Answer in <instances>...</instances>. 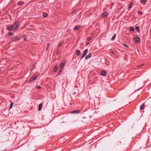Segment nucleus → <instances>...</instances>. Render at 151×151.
<instances>
[{
	"instance_id": "obj_41",
	"label": "nucleus",
	"mask_w": 151,
	"mask_h": 151,
	"mask_svg": "<svg viewBox=\"0 0 151 151\" xmlns=\"http://www.w3.org/2000/svg\"><path fill=\"white\" fill-rule=\"evenodd\" d=\"M58 51L57 52H56V54L57 55H58Z\"/></svg>"
},
{
	"instance_id": "obj_29",
	"label": "nucleus",
	"mask_w": 151,
	"mask_h": 151,
	"mask_svg": "<svg viewBox=\"0 0 151 151\" xmlns=\"http://www.w3.org/2000/svg\"><path fill=\"white\" fill-rule=\"evenodd\" d=\"M86 55H84L83 54L82 57L81 58V59H82Z\"/></svg>"
},
{
	"instance_id": "obj_45",
	"label": "nucleus",
	"mask_w": 151,
	"mask_h": 151,
	"mask_svg": "<svg viewBox=\"0 0 151 151\" xmlns=\"http://www.w3.org/2000/svg\"><path fill=\"white\" fill-rule=\"evenodd\" d=\"M48 48H49V47H47V49H46V50H48Z\"/></svg>"
},
{
	"instance_id": "obj_30",
	"label": "nucleus",
	"mask_w": 151,
	"mask_h": 151,
	"mask_svg": "<svg viewBox=\"0 0 151 151\" xmlns=\"http://www.w3.org/2000/svg\"><path fill=\"white\" fill-rule=\"evenodd\" d=\"M86 55H84L83 54L82 57L81 58V59H82Z\"/></svg>"
},
{
	"instance_id": "obj_1",
	"label": "nucleus",
	"mask_w": 151,
	"mask_h": 151,
	"mask_svg": "<svg viewBox=\"0 0 151 151\" xmlns=\"http://www.w3.org/2000/svg\"><path fill=\"white\" fill-rule=\"evenodd\" d=\"M19 23L18 22H16L12 24L13 25V31H15L19 27Z\"/></svg>"
},
{
	"instance_id": "obj_17",
	"label": "nucleus",
	"mask_w": 151,
	"mask_h": 151,
	"mask_svg": "<svg viewBox=\"0 0 151 151\" xmlns=\"http://www.w3.org/2000/svg\"><path fill=\"white\" fill-rule=\"evenodd\" d=\"M80 52H81L80 50H76V54L78 56L80 55Z\"/></svg>"
},
{
	"instance_id": "obj_46",
	"label": "nucleus",
	"mask_w": 151,
	"mask_h": 151,
	"mask_svg": "<svg viewBox=\"0 0 151 151\" xmlns=\"http://www.w3.org/2000/svg\"><path fill=\"white\" fill-rule=\"evenodd\" d=\"M33 69H32L31 70V71H32V70H33Z\"/></svg>"
},
{
	"instance_id": "obj_23",
	"label": "nucleus",
	"mask_w": 151,
	"mask_h": 151,
	"mask_svg": "<svg viewBox=\"0 0 151 151\" xmlns=\"http://www.w3.org/2000/svg\"><path fill=\"white\" fill-rule=\"evenodd\" d=\"M130 31H134V28L133 27H131L130 28Z\"/></svg>"
},
{
	"instance_id": "obj_42",
	"label": "nucleus",
	"mask_w": 151,
	"mask_h": 151,
	"mask_svg": "<svg viewBox=\"0 0 151 151\" xmlns=\"http://www.w3.org/2000/svg\"><path fill=\"white\" fill-rule=\"evenodd\" d=\"M111 52L112 54H114V52L113 51H112Z\"/></svg>"
},
{
	"instance_id": "obj_36",
	"label": "nucleus",
	"mask_w": 151,
	"mask_h": 151,
	"mask_svg": "<svg viewBox=\"0 0 151 151\" xmlns=\"http://www.w3.org/2000/svg\"><path fill=\"white\" fill-rule=\"evenodd\" d=\"M144 65V64H141L140 65H139L138 66L139 67H140Z\"/></svg>"
},
{
	"instance_id": "obj_35",
	"label": "nucleus",
	"mask_w": 151,
	"mask_h": 151,
	"mask_svg": "<svg viewBox=\"0 0 151 151\" xmlns=\"http://www.w3.org/2000/svg\"><path fill=\"white\" fill-rule=\"evenodd\" d=\"M123 45L125 47H128V46L127 45H126L125 44H123Z\"/></svg>"
},
{
	"instance_id": "obj_40",
	"label": "nucleus",
	"mask_w": 151,
	"mask_h": 151,
	"mask_svg": "<svg viewBox=\"0 0 151 151\" xmlns=\"http://www.w3.org/2000/svg\"><path fill=\"white\" fill-rule=\"evenodd\" d=\"M50 45L49 44H48L47 45V47H49V46Z\"/></svg>"
},
{
	"instance_id": "obj_11",
	"label": "nucleus",
	"mask_w": 151,
	"mask_h": 151,
	"mask_svg": "<svg viewBox=\"0 0 151 151\" xmlns=\"http://www.w3.org/2000/svg\"><path fill=\"white\" fill-rule=\"evenodd\" d=\"M92 55V54L91 53H90L88 55H86V56L85 59H87L88 58H90Z\"/></svg>"
},
{
	"instance_id": "obj_14",
	"label": "nucleus",
	"mask_w": 151,
	"mask_h": 151,
	"mask_svg": "<svg viewBox=\"0 0 151 151\" xmlns=\"http://www.w3.org/2000/svg\"><path fill=\"white\" fill-rule=\"evenodd\" d=\"M145 104H142L140 106V109L141 110H143L144 109L145 107Z\"/></svg>"
},
{
	"instance_id": "obj_32",
	"label": "nucleus",
	"mask_w": 151,
	"mask_h": 151,
	"mask_svg": "<svg viewBox=\"0 0 151 151\" xmlns=\"http://www.w3.org/2000/svg\"><path fill=\"white\" fill-rule=\"evenodd\" d=\"M36 88L38 89H40L41 88V87L40 86H38L36 87Z\"/></svg>"
},
{
	"instance_id": "obj_12",
	"label": "nucleus",
	"mask_w": 151,
	"mask_h": 151,
	"mask_svg": "<svg viewBox=\"0 0 151 151\" xmlns=\"http://www.w3.org/2000/svg\"><path fill=\"white\" fill-rule=\"evenodd\" d=\"M106 75V71L104 70L102 71L101 72V75L103 76H105Z\"/></svg>"
},
{
	"instance_id": "obj_6",
	"label": "nucleus",
	"mask_w": 151,
	"mask_h": 151,
	"mask_svg": "<svg viewBox=\"0 0 151 151\" xmlns=\"http://www.w3.org/2000/svg\"><path fill=\"white\" fill-rule=\"evenodd\" d=\"M134 40L135 42L137 43H139L140 42L139 38L138 37H135L134 38Z\"/></svg>"
},
{
	"instance_id": "obj_24",
	"label": "nucleus",
	"mask_w": 151,
	"mask_h": 151,
	"mask_svg": "<svg viewBox=\"0 0 151 151\" xmlns=\"http://www.w3.org/2000/svg\"><path fill=\"white\" fill-rule=\"evenodd\" d=\"M135 29L138 32H139V27L138 26H136Z\"/></svg>"
},
{
	"instance_id": "obj_19",
	"label": "nucleus",
	"mask_w": 151,
	"mask_h": 151,
	"mask_svg": "<svg viewBox=\"0 0 151 151\" xmlns=\"http://www.w3.org/2000/svg\"><path fill=\"white\" fill-rule=\"evenodd\" d=\"M141 2L143 5H145L146 3L145 0H141Z\"/></svg>"
},
{
	"instance_id": "obj_28",
	"label": "nucleus",
	"mask_w": 151,
	"mask_h": 151,
	"mask_svg": "<svg viewBox=\"0 0 151 151\" xmlns=\"http://www.w3.org/2000/svg\"><path fill=\"white\" fill-rule=\"evenodd\" d=\"M86 55H84L83 54L82 57L81 58V59H82Z\"/></svg>"
},
{
	"instance_id": "obj_8",
	"label": "nucleus",
	"mask_w": 151,
	"mask_h": 151,
	"mask_svg": "<svg viewBox=\"0 0 151 151\" xmlns=\"http://www.w3.org/2000/svg\"><path fill=\"white\" fill-rule=\"evenodd\" d=\"M43 104L42 103H41L39 104V105H38V109L39 111H40L41 110L43 106Z\"/></svg>"
},
{
	"instance_id": "obj_38",
	"label": "nucleus",
	"mask_w": 151,
	"mask_h": 151,
	"mask_svg": "<svg viewBox=\"0 0 151 151\" xmlns=\"http://www.w3.org/2000/svg\"><path fill=\"white\" fill-rule=\"evenodd\" d=\"M89 44V42H86V45H88Z\"/></svg>"
},
{
	"instance_id": "obj_2",
	"label": "nucleus",
	"mask_w": 151,
	"mask_h": 151,
	"mask_svg": "<svg viewBox=\"0 0 151 151\" xmlns=\"http://www.w3.org/2000/svg\"><path fill=\"white\" fill-rule=\"evenodd\" d=\"M13 25L11 24L8 25L6 27V29L9 31H13Z\"/></svg>"
},
{
	"instance_id": "obj_44",
	"label": "nucleus",
	"mask_w": 151,
	"mask_h": 151,
	"mask_svg": "<svg viewBox=\"0 0 151 151\" xmlns=\"http://www.w3.org/2000/svg\"><path fill=\"white\" fill-rule=\"evenodd\" d=\"M48 48H49V47H47V49H46V50H48Z\"/></svg>"
},
{
	"instance_id": "obj_31",
	"label": "nucleus",
	"mask_w": 151,
	"mask_h": 151,
	"mask_svg": "<svg viewBox=\"0 0 151 151\" xmlns=\"http://www.w3.org/2000/svg\"><path fill=\"white\" fill-rule=\"evenodd\" d=\"M62 44H63V42H60L58 45V46H59V47H61L62 45Z\"/></svg>"
},
{
	"instance_id": "obj_15",
	"label": "nucleus",
	"mask_w": 151,
	"mask_h": 151,
	"mask_svg": "<svg viewBox=\"0 0 151 151\" xmlns=\"http://www.w3.org/2000/svg\"><path fill=\"white\" fill-rule=\"evenodd\" d=\"M24 2L22 1H19L18 3L17 4L18 5L21 6L23 4H24Z\"/></svg>"
},
{
	"instance_id": "obj_5",
	"label": "nucleus",
	"mask_w": 151,
	"mask_h": 151,
	"mask_svg": "<svg viewBox=\"0 0 151 151\" xmlns=\"http://www.w3.org/2000/svg\"><path fill=\"white\" fill-rule=\"evenodd\" d=\"M81 112L80 110H75L72 111L71 113L72 114H78L80 113Z\"/></svg>"
},
{
	"instance_id": "obj_26",
	"label": "nucleus",
	"mask_w": 151,
	"mask_h": 151,
	"mask_svg": "<svg viewBox=\"0 0 151 151\" xmlns=\"http://www.w3.org/2000/svg\"><path fill=\"white\" fill-rule=\"evenodd\" d=\"M8 35L10 36H12L13 34L12 32H9L8 33Z\"/></svg>"
},
{
	"instance_id": "obj_10",
	"label": "nucleus",
	"mask_w": 151,
	"mask_h": 151,
	"mask_svg": "<svg viewBox=\"0 0 151 151\" xmlns=\"http://www.w3.org/2000/svg\"><path fill=\"white\" fill-rule=\"evenodd\" d=\"M58 65H57L55 66L54 68V72H56L57 71L58 69Z\"/></svg>"
},
{
	"instance_id": "obj_25",
	"label": "nucleus",
	"mask_w": 151,
	"mask_h": 151,
	"mask_svg": "<svg viewBox=\"0 0 151 151\" xmlns=\"http://www.w3.org/2000/svg\"><path fill=\"white\" fill-rule=\"evenodd\" d=\"M13 104H14V103H13V102L11 103L10 105L9 109H10L12 107Z\"/></svg>"
},
{
	"instance_id": "obj_16",
	"label": "nucleus",
	"mask_w": 151,
	"mask_h": 151,
	"mask_svg": "<svg viewBox=\"0 0 151 151\" xmlns=\"http://www.w3.org/2000/svg\"><path fill=\"white\" fill-rule=\"evenodd\" d=\"M133 3L132 2H131L130 4H129V7H128V9L129 10L133 6Z\"/></svg>"
},
{
	"instance_id": "obj_34",
	"label": "nucleus",
	"mask_w": 151,
	"mask_h": 151,
	"mask_svg": "<svg viewBox=\"0 0 151 151\" xmlns=\"http://www.w3.org/2000/svg\"><path fill=\"white\" fill-rule=\"evenodd\" d=\"M139 14L140 15H141L142 14V12L141 11H139L138 12Z\"/></svg>"
},
{
	"instance_id": "obj_13",
	"label": "nucleus",
	"mask_w": 151,
	"mask_h": 151,
	"mask_svg": "<svg viewBox=\"0 0 151 151\" xmlns=\"http://www.w3.org/2000/svg\"><path fill=\"white\" fill-rule=\"evenodd\" d=\"M108 14V12H104L102 14V17H105L107 16Z\"/></svg>"
},
{
	"instance_id": "obj_7",
	"label": "nucleus",
	"mask_w": 151,
	"mask_h": 151,
	"mask_svg": "<svg viewBox=\"0 0 151 151\" xmlns=\"http://www.w3.org/2000/svg\"><path fill=\"white\" fill-rule=\"evenodd\" d=\"M65 63L62 62L60 65V69L63 70L64 67Z\"/></svg>"
},
{
	"instance_id": "obj_4",
	"label": "nucleus",
	"mask_w": 151,
	"mask_h": 151,
	"mask_svg": "<svg viewBox=\"0 0 151 151\" xmlns=\"http://www.w3.org/2000/svg\"><path fill=\"white\" fill-rule=\"evenodd\" d=\"M37 76H33L31 77L29 80V81L30 82H32V81H34L35 80V79L37 78Z\"/></svg>"
},
{
	"instance_id": "obj_43",
	"label": "nucleus",
	"mask_w": 151,
	"mask_h": 151,
	"mask_svg": "<svg viewBox=\"0 0 151 151\" xmlns=\"http://www.w3.org/2000/svg\"><path fill=\"white\" fill-rule=\"evenodd\" d=\"M35 66H36V65H34V68H35Z\"/></svg>"
},
{
	"instance_id": "obj_27",
	"label": "nucleus",
	"mask_w": 151,
	"mask_h": 151,
	"mask_svg": "<svg viewBox=\"0 0 151 151\" xmlns=\"http://www.w3.org/2000/svg\"><path fill=\"white\" fill-rule=\"evenodd\" d=\"M91 40V37H88L87 39V40L88 41H89L90 40Z\"/></svg>"
},
{
	"instance_id": "obj_47",
	"label": "nucleus",
	"mask_w": 151,
	"mask_h": 151,
	"mask_svg": "<svg viewBox=\"0 0 151 151\" xmlns=\"http://www.w3.org/2000/svg\"><path fill=\"white\" fill-rule=\"evenodd\" d=\"M151 29H150V31H151Z\"/></svg>"
},
{
	"instance_id": "obj_3",
	"label": "nucleus",
	"mask_w": 151,
	"mask_h": 151,
	"mask_svg": "<svg viewBox=\"0 0 151 151\" xmlns=\"http://www.w3.org/2000/svg\"><path fill=\"white\" fill-rule=\"evenodd\" d=\"M81 26L79 25L76 26L74 28L73 30L74 31L77 30L81 28Z\"/></svg>"
},
{
	"instance_id": "obj_21",
	"label": "nucleus",
	"mask_w": 151,
	"mask_h": 151,
	"mask_svg": "<svg viewBox=\"0 0 151 151\" xmlns=\"http://www.w3.org/2000/svg\"><path fill=\"white\" fill-rule=\"evenodd\" d=\"M116 34H115L112 37V38L111 39V40H115V38L116 37Z\"/></svg>"
},
{
	"instance_id": "obj_33",
	"label": "nucleus",
	"mask_w": 151,
	"mask_h": 151,
	"mask_svg": "<svg viewBox=\"0 0 151 151\" xmlns=\"http://www.w3.org/2000/svg\"><path fill=\"white\" fill-rule=\"evenodd\" d=\"M76 10H75L71 12V14H73L76 12Z\"/></svg>"
},
{
	"instance_id": "obj_20",
	"label": "nucleus",
	"mask_w": 151,
	"mask_h": 151,
	"mask_svg": "<svg viewBox=\"0 0 151 151\" xmlns=\"http://www.w3.org/2000/svg\"><path fill=\"white\" fill-rule=\"evenodd\" d=\"M63 70L60 69V70L58 72V74L57 75V76H59L61 74V73L62 72Z\"/></svg>"
},
{
	"instance_id": "obj_9",
	"label": "nucleus",
	"mask_w": 151,
	"mask_h": 151,
	"mask_svg": "<svg viewBox=\"0 0 151 151\" xmlns=\"http://www.w3.org/2000/svg\"><path fill=\"white\" fill-rule=\"evenodd\" d=\"M19 39L20 38L18 36L12 38V40L13 41H16Z\"/></svg>"
},
{
	"instance_id": "obj_18",
	"label": "nucleus",
	"mask_w": 151,
	"mask_h": 151,
	"mask_svg": "<svg viewBox=\"0 0 151 151\" xmlns=\"http://www.w3.org/2000/svg\"><path fill=\"white\" fill-rule=\"evenodd\" d=\"M88 51V49H86L83 51V54L84 55H86V54L87 53Z\"/></svg>"
},
{
	"instance_id": "obj_39",
	"label": "nucleus",
	"mask_w": 151,
	"mask_h": 151,
	"mask_svg": "<svg viewBox=\"0 0 151 151\" xmlns=\"http://www.w3.org/2000/svg\"><path fill=\"white\" fill-rule=\"evenodd\" d=\"M148 102V100H147L146 101H145V103H146Z\"/></svg>"
},
{
	"instance_id": "obj_37",
	"label": "nucleus",
	"mask_w": 151,
	"mask_h": 151,
	"mask_svg": "<svg viewBox=\"0 0 151 151\" xmlns=\"http://www.w3.org/2000/svg\"><path fill=\"white\" fill-rule=\"evenodd\" d=\"M24 40L25 41H26L27 40V37H25L24 38Z\"/></svg>"
},
{
	"instance_id": "obj_22",
	"label": "nucleus",
	"mask_w": 151,
	"mask_h": 151,
	"mask_svg": "<svg viewBox=\"0 0 151 151\" xmlns=\"http://www.w3.org/2000/svg\"><path fill=\"white\" fill-rule=\"evenodd\" d=\"M43 16L44 17H46L48 16V14L47 13H43L42 14Z\"/></svg>"
}]
</instances>
